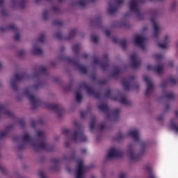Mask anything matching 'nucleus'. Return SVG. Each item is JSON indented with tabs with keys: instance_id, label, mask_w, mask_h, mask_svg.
<instances>
[{
	"instance_id": "nucleus-2",
	"label": "nucleus",
	"mask_w": 178,
	"mask_h": 178,
	"mask_svg": "<svg viewBox=\"0 0 178 178\" xmlns=\"http://www.w3.org/2000/svg\"><path fill=\"white\" fill-rule=\"evenodd\" d=\"M35 137L38 140V143H35L30 134L24 132L21 137L15 136L13 140L14 143H18L17 145V149L18 151H23L24 148L29 145L31 147L35 152L39 151H46L47 152H52L55 151V146L48 143L45 139V132L42 131H37Z\"/></svg>"
},
{
	"instance_id": "nucleus-28",
	"label": "nucleus",
	"mask_w": 178,
	"mask_h": 178,
	"mask_svg": "<svg viewBox=\"0 0 178 178\" xmlns=\"http://www.w3.org/2000/svg\"><path fill=\"white\" fill-rule=\"evenodd\" d=\"M32 53L34 55H42V49L38 47V44H34L32 49Z\"/></svg>"
},
{
	"instance_id": "nucleus-6",
	"label": "nucleus",
	"mask_w": 178,
	"mask_h": 178,
	"mask_svg": "<svg viewBox=\"0 0 178 178\" xmlns=\"http://www.w3.org/2000/svg\"><path fill=\"white\" fill-rule=\"evenodd\" d=\"M74 124L75 126V129L71 134V140H72L73 143H86L88 138L87 136L84 135L83 127H81L77 122H74Z\"/></svg>"
},
{
	"instance_id": "nucleus-62",
	"label": "nucleus",
	"mask_w": 178,
	"mask_h": 178,
	"mask_svg": "<svg viewBox=\"0 0 178 178\" xmlns=\"http://www.w3.org/2000/svg\"><path fill=\"white\" fill-rule=\"evenodd\" d=\"M112 42L114 43V44H117L118 42V39L116 38H112Z\"/></svg>"
},
{
	"instance_id": "nucleus-54",
	"label": "nucleus",
	"mask_w": 178,
	"mask_h": 178,
	"mask_svg": "<svg viewBox=\"0 0 178 178\" xmlns=\"http://www.w3.org/2000/svg\"><path fill=\"white\" fill-rule=\"evenodd\" d=\"M139 88H140V86L138 85V83H137V82H134L133 85V89L138 90Z\"/></svg>"
},
{
	"instance_id": "nucleus-40",
	"label": "nucleus",
	"mask_w": 178,
	"mask_h": 178,
	"mask_svg": "<svg viewBox=\"0 0 178 178\" xmlns=\"http://www.w3.org/2000/svg\"><path fill=\"white\" fill-rule=\"evenodd\" d=\"M54 26H58V27H60L63 26V22L60 20H55L53 22Z\"/></svg>"
},
{
	"instance_id": "nucleus-27",
	"label": "nucleus",
	"mask_w": 178,
	"mask_h": 178,
	"mask_svg": "<svg viewBox=\"0 0 178 178\" xmlns=\"http://www.w3.org/2000/svg\"><path fill=\"white\" fill-rule=\"evenodd\" d=\"M119 102L125 106H131V101L127 99V98H126L124 96H121V97L119 99Z\"/></svg>"
},
{
	"instance_id": "nucleus-60",
	"label": "nucleus",
	"mask_w": 178,
	"mask_h": 178,
	"mask_svg": "<svg viewBox=\"0 0 178 178\" xmlns=\"http://www.w3.org/2000/svg\"><path fill=\"white\" fill-rule=\"evenodd\" d=\"M157 120H158L159 122H161V121L163 120V115H159V116L157 117Z\"/></svg>"
},
{
	"instance_id": "nucleus-10",
	"label": "nucleus",
	"mask_w": 178,
	"mask_h": 178,
	"mask_svg": "<svg viewBox=\"0 0 178 178\" xmlns=\"http://www.w3.org/2000/svg\"><path fill=\"white\" fill-rule=\"evenodd\" d=\"M51 161L54 165L50 168L51 170H53V172H58V170H59V162H62V161H65V162L76 161V152L72 151L70 155L64 154L61 159H53Z\"/></svg>"
},
{
	"instance_id": "nucleus-5",
	"label": "nucleus",
	"mask_w": 178,
	"mask_h": 178,
	"mask_svg": "<svg viewBox=\"0 0 178 178\" xmlns=\"http://www.w3.org/2000/svg\"><path fill=\"white\" fill-rule=\"evenodd\" d=\"M159 11L156 9H152L150 10L151 23L153 27L152 37L154 38H158V36L159 35V34H161V31L163 30V28L162 27L159 22L156 20V18L158 17V16H159Z\"/></svg>"
},
{
	"instance_id": "nucleus-31",
	"label": "nucleus",
	"mask_w": 178,
	"mask_h": 178,
	"mask_svg": "<svg viewBox=\"0 0 178 178\" xmlns=\"http://www.w3.org/2000/svg\"><path fill=\"white\" fill-rule=\"evenodd\" d=\"M145 170L148 175L147 178H156L155 177V175H154V172H152V170L151 169V167H149V165H146Z\"/></svg>"
},
{
	"instance_id": "nucleus-21",
	"label": "nucleus",
	"mask_w": 178,
	"mask_h": 178,
	"mask_svg": "<svg viewBox=\"0 0 178 178\" xmlns=\"http://www.w3.org/2000/svg\"><path fill=\"white\" fill-rule=\"evenodd\" d=\"M177 118H174L170 120V127L177 134H178V110L175 111L174 112Z\"/></svg>"
},
{
	"instance_id": "nucleus-64",
	"label": "nucleus",
	"mask_w": 178,
	"mask_h": 178,
	"mask_svg": "<svg viewBox=\"0 0 178 178\" xmlns=\"http://www.w3.org/2000/svg\"><path fill=\"white\" fill-rule=\"evenodd\" d=\"M90 79L94 81L95 80V75H91Z\"/></svg>"
},
{
	"instance_id": "nucleus-33",
	"label": "nucleus",
	"mask_w": 178,
	"mask_h": 178,
	"mask_svg": "<svg viewBox=\"0 0 178 178\" xmlns=\"http://www.w3.org/2000/svg\"><path fill=\"white\" fill-rule=\"evenodd\" d=\"M81 45L80 44H75L72 46V51L76 56H79V51H80Z\"/></svg>"
},
{
	"instance_id": "nucleus-50",
	"label": "nucleus",
	"mask_w": 178,
	"mask_h": 178,
	"mask_svg": "<svg viewBox=\"0 0 178 178\" xmlns=\"http://www.w3.org/2000/svg\"><path fill=\"white\" fill-rule=\"evenodd\" d=\"M170 109V106H169V104L165 105V107H164V109H163L164 113H166L167 112H169Z\"/></svg>"
},
{
	"instance_id": "nucleus-56",
	"label": "nucleus",
	"mask_w": 178,
	"mask_h": 178,
	"mask_svg": "<svg viewBox=\"0 0 178 178\" xmlns=\"http://www.w3.org/2000/svg\"><path fill=\"white\" fill-rule=\"evenodd\" d=\"M0 170L1 171V173H3L4 175L6 174V169L3 168V166L0 165Z\"/></svg>"
},
{
	"instance_id": "nucleus-34",
	"label": "nucleus",
	"mask_w": 178,
	"mask_h": 178,
	"mask_svg": "<svg viewBox=\"0 0 178 178\" xmlns=\"http://www.w3.org/2000/svg\"><path fill=\"white\" fill-rule=\"evenodd\" d=\"M3 3L4 1L3 0H0V8H1V13L3 17L8 16V14L6 13V10L3 9Z\"/></svg>"
},
{
	"instance_id": "nucleus-18",
	"label": "nucleus",
	"mask_w": 178,
	"mask_h": 178,
	"mask_svg": "<svg viewBox=\"0 0 178 178\" xmlns=\"http://www.w3.org/2000/svg\"><path fill=\"white\" fill-rule=\"evenodd\" d=\"M104 60H106L105 63H99V60L97 57H93V64L94 65H99L100 67L102 69V70H106L108 69V66H109V63H108V54H105L103 56Z\"/></svg>"
},
{
	"instance_id": "nucleus-1",
	"label": "nucleus",
	"mask_w": 178,
	"mask_h": 178,
	"mask_svg": "<svg viewBox=\"0 0 178 178\" xmlns=\"http://www.w3.org/2000/svg\"><path fill=\"white\" fill-rule=\"evenodd\" d=\"M48 70H47V67L45 66H39L35 68L32 72V75H29L26 73H15L10 79V86L13 91H17V85L19 81H23V80H31V79L34 80V81H37L36 85L25 88L22 92V97H26L29 99L32 106V109H35L38 105H42L46 109L53 111L58 118H62L63 107L58 104H51L47 102L42 103L40 98L33 95L41 86L40 77H41V76H48Z\"/></svg>"
},
{
	"instance_id": "nucleus-46",
	"label": "nucleus",
	"mask_w": 178,
	"mask_h": 178,
	"mask_svg": "<svg viewBox=\"0 0 178 178\" xmlns=\"http://www.w3.org/2000/svg\"><path fill=\"white\" fill-rule=\"evenodd\" d=\"M25 54H26V51H24V50H19L17 52V55L19 57L24 56Z\"/></svg>"
},
{
	"instance_id": "nucleus-55",
	"label": "nucleus",
	"mask_w": 178,
	"mask_h": 178,
	"mask_svg": "<svg viewBox=\"0 0 178 178\" xmlns=\"http://www.w3.org/2000/svg\"><path fill=\"white\" fill-rule=\"evenodd\" d=\"M38 175H39L40 177H41V178H47V177H45V175H44L43 171H41V170L39 171Z\"/></svg>"
},
{
	"instance_id": "nucleus-52",
	"label": "nucleus",
	"mask_w": 178,
	"mask_h": 178,
	"mask_svg": "<svg viewBox=\"0 0 178 178\" xmlns=\"http://www.w3.org/2000/svg\"><path fill=\"white\" fill-rule=\"evenodd\" d=\"M106 83H108V81H106V79H102L99 81V84L100 86H104V84H106Z\"/></svg>"
},
{
	"instance_id": "nucleus-42",
	"label": "nucleus",
	"mask_w": 178,
	"mask_h": 178,
	"mask_svg": "<svg viewBox=\"0 0 178 178\" xmlns=\"http://www.w3.org/2000/svg\"><path fill=\"white\" fill-rule=\"evenodd\" d=\"M104 129H105V123L103 122L97 124V130H99V131H102Z\"/></svg>"
},
{
	"instance_id": "nucleus-30",
	"label": "nucleus",
	"mask_w": 178,
	"mask_h": 178,
	"mask_svg": "<svg viewBox=\"0 0 178 178\" xmlns=\"http://www.w3.org/2000/svg\"><path fill=\"white\" fill-rule=\"evenodd\" d=\"M122 70L119 67H114L113 73L111 74V77H118L120 74Z\"/></svg>"
},
{
	"instance_id": "nucleus-39",
	"label": "nucleus",
	"mask_w": 178,
	"mask_h": 178,
	"mask_svg": "<svg viewBox=\"0 0 178 178\" xmlns=\"http://www.w3.org/2000/svg\"><path fill=\"white\" fill-rule=\"evenodd\" d=\"M45 40V34L40 33L38 38L37 42H43Z\"/></svg>"
},
{
	"instance_id": "nucleus-13",
	"label": "nucleus",
	"mask_w": 178,
	"mask_h": 178,
	"mask_svg": "<svg viewBox=\"0 0 178 178\" xmlns=\"http://www.w3.org/2000/svg\"><path fill=\"white\" fill-rule=\"evenodd\" d=\"M122 155H123V152H122V150L115 147H111L106 156V161H111L113 158H120Z\"/></svg>"
},
{
	"instance_id": "nucleus-61",
	"label": "nucleus",
	"mask_w": 178,
	"mask_h": 178,
	"mask_svg": "<svg viewBox=\"0 0 178 178\" xmlns=\"http://www.w3.org/2000/svg\"><path fill=\"white\" fill-rule=\"evenodd\" d=\"M88 57V54H86V53H83V54H82V58H83V59H86V58H87Z\"/></svg>"
},
{
	"instance_id": "nucleus-4",
	"label": "nucleus",
	"mask_w": 178,
	"mask_h": 178,
	"mask_svg": "<svg viewBox=\"0 0 178 178\" xmlns=\"http://www.w3.org/2000/svg\"><path fill=\"white\" fill-rule=\"evenodd\" d=\"M82 88L85 90V91H86L88 95H93V97H95V98H97V99H99L101 97V93L96 92L91 86L87 85V83H86L85 82H82L79 85V88L74 92L75 101L76 102H78V104H80V102H81V99L83 98V96L81 95Z\"/></svg>"
},
{
	"instance_id": "nucleus-7",
	"label": "nucleus",
	"mask_w": 178,
	"mask_h": 178,
	"mask_svg": "<svg viewBox=\"0 0 178 178\" xmlns=\"http://www.w3.org/2000/svg\"><path fill=\"white\" fill-rule=\"evenodd\" d=\"M97 108L99 109V111H101V112L106 114V119H108V120H113L114 122H116V120L119 119L120 109L115 108L113 110L111 113L109 110V107H108V105L105 103H101Z\"/></svg>"
},
{
	"instance_id": "nucleus-37",
	"label": "nucleus",
	"mask_w": 178,
	"mask_h": 178,
	"mask_svg": "<svg viewBox=\"0 0 178 178\" xmlns=\"http://www.w3.org/2000/svg\"><path fill=\"white\" fill-rule=\"evenodd\" d=\"M49 13V11L48 10H44L42 13V19L45 21L48 20V15Z\"/></svg>"
},
{
	"instance_id": "nucleus-49",
	"label": "nucleus",
	"mask_w": 178,
	"mask_h": 178,
	"mask_svg": "<svg viewBox=\"0 0 178 178\" xmlns=\"http://www.w3.org/2000/svg\"><path fill=\"white\" fill-rule=\"evenodd\" d=\"M104 97L105 98H111V90H108L106 91L105 94H104Z\"/></svg>"
},
{
	"instance_id": "nucleus-25",
	"label": "nucleus",
	"mask_w": 178,
	"mask_h": 178,
	"mask_svg": "<svg viewBox=\"0 0 178 178\" xmlns=\"http://www.w3.org/2000/svg\"><path fill=\"white\" fill-rule=\"evenodd\" d=\"M13 129V124H9L6 127V129L4 131L0 132V140L2 138H5V136L8 135V133L10 131Z\"/></svg>"
},
{
	"instance_id": "nucleus-24",
	"label": "nucleus",
	"mask_w": 178,
	"mask_h": 178,
	"mask_svg": "<svg viewBox=\"0 0 178 178\" xmlns=\"http://www.w3.org/2000/svg\"><path fill=\"white\" fill-rule=\"evenodd\" d=\"M169 40H170V35H165L163 38L162 43H158V47L162 48L163 49L168 47V44H169Z\"/></svg>"
},
{
	"instance_id": "nucleus-15",
	"label": "nucleus",
	"mask_w": 178,
	"mask_h": 178,
	"mask_svg": "<svg viewBox=\"0 0 178 178\" xmlns=\"http://www.w3.org/2000/svg\"><path fill=\"white\" fill-rule=\"evenodd\" d=\"M115 4L113 5L112 3H108V13L109 15H114V13H116L118 9L120 8V5H122L124 2L123 0H115Z\"/></svg>"
},
{
	"instance_id": "nucleus-47",
	"label": "nucleus",
	"mask_w": 178,
	"mask_h": 178,
	"mask_svg": "<svg viewBox=\"0 0 178 178\" xmlns=\"http://www.w3.org/2000/svg\"><path fill=\"white\" fill-rule=\"evenodd\" d=\"M52 10L53 12H54L55 13H59V12H60V8H59V7H52Z\"/></svg>"
},
{
	"instance_id": "nucleus-59",
	"label": "nucleus",
	"mask_w": 178,
	"mask_h": 178,
	"mask_svg": "<svg viewBox=\"0 0 178 178\" xmlns=\"http://www.w3.org/2000/svg\"><path fill=\"white\" fill-rule=\"evenodd\" d=\"M104 33L106 37H109V35H111V31L109 30H104Z\"/></svg>"
},
{
	"instance_id": "nucleus-57",
	"label": "nucleus",
	"mask_w": 178,
	"mask_h": 178,
	"mask_svg": "<svg viewBox=\"0 0 178 178\" xmlns=\"http://www.w3.org/2000/svg\"><path fill=\"white\" fill-rule=\"evenodd\" d=\"M118 178H126V174H124V172H120L118 175Z\"/></svg>"
},
{
	"instance_id": "nucleus-11",
	"label": "nucleus",
	"mask_w": 178,
	"mask_h": 178,
	"mask_svg": "<svg viewBox=\"0 0 178 178\" xmlns=\"http://www.w3.org/2000/svg\"><path fill=\"white\" fill-rule=\"evenodd\" d=\"M88 170V167L84 165L82 160L76 161V168L75 170V178H86L85 173Z\"/></svg>"
},
{
	"instance_id": "nucleus-23",
	"label": "nucleus",
	"mask_w": 178,
	"mask_h": 178,
	"mask_svg": "<svg viewBox=\"0 0 178 178\" xmlns=\"http://www.w3.org/2000/svg\"><path fill=\"white\" fill-rule=\"evenodd\" d=\"M147 70H154L157 74H161L163 72V65L159 64L158 65L153 67L152 65H147Z\"/></svg>"
},
{
	"instance_id": "nucleus-29",
	"label": "nucleus",
	"mask_w": 178,
	"mask_h": 178,
	"mask_svg": "<svg viewBox=\"0 0 178 178\" xmlns=\"http://www.w3.org/2000/svg\"><path fill=\"white\" fill-rule=\"evenodd\" d=\"M88 2H95V0H79L76 3L77 6L80 8H84L87 5Z\"/></svg>"
},
{
	"instance_id": "nucleus-44",
	"label": "nucleus",
	"mask_w": 178,
	"mask_h": 178,
	"mask_svg": "<svg viewBox=\"0 0 178 178\" xmlns=\"http://www.w3.org/2000/svg\"><path fill=\"white\" fill-rule=\"evenodd\" d=\"M18 124L20 126V127H22V128H24V127L26 126V123L23 120H19L18 122Z\"/></svg>"
},
{
	"instance_id": "nucleus-20",
	"label": "nucleus",
	"mask_w": 178,
	"mask_h": 178,
	"mask_svg": "<svg viewBox=\"0 0 178 178\" xmlns=\"http://www.w3.org/2000/svg\"><path fill=\"white\" fill-rule=\"evenodd\" d=\"M5 116L7 118H14L15 115L12 111H9L5 105L0 104V119Z\"/></svg>"
},
{
	"instance_id": "nucleus-19",
	"label": "nucleus",
	"mask_w": 178,
	"mask_h": 178,
	"mask_svg": "<svg viewBox=\"0 0 178 178\" xmlns=\"http://www.w3.org/2000/svg\"><path fill=\"white\" fill-rule=\"evenodd\" d=\"M26 2L27 0H20L19 1L17 0H10V6L12 9H17V8L24 9Z\"/></svg>"
},
{
	"instance_id": "nucleus-3",
	"label": "nucleus",
	"mask_w": 178,
	"mask_h": 178,
	"mask_svg": "<svg viewBox=\"0 0 178 178\" xmlns=\"http://www.w3.org/2000/svg\"><path fill=\"white\" fill-rule=\"evenodd\" d=\"M128 136L131 137L136 142L140 143V150L137 152L136 149V145L134 143L129 144L127 148V156L132 162H137L140 161L144 154H145V148L148 147V143L141 140L140 139V131L138 129L131 130L128 132Z\"/></svg>"
},
{
	"instance_id": "nucleus-17",
	"label": "nucleus",
	"mask_w": 178,
	"mask_h": 178,
	"mask_svg": "<svg viewBox=\"0 0 178 178\" xmlns=\"http://www.w3.org/2000/svg\"><path fill=\"white\" fill-rule=\"evenodd\" d=\"M147 39H145V37L143 36H140L138 35H136L134 36V42H135V45H136L137 47H138L140 49H142L143 51H144V49H145V41Z\"/></svg>"
},
{
	"instance_id": "nucleus-45",
	"label": "nucleus",
	"mask_w": 178,
	"mask_h": 178,
	"mask_svg": "<svg viewBox=\"0 0 178 178\" xmlns=\"http://www.w3.org/2000/svg\"><path fill=\"white\" fill-rule=\"evenodd\" d=\"M88 113V112L87 111H81L80 115H81V119H84L86 116H87Z\"/></svg>"
},
{
	"instance_id": "nucleus-16",
	"label": "nucleus",
	"mask_w": 178,
	"mask_h": 178,
	"mask_svg": "<svg viewBox=\"0 0 178 178\" xmlns=\"http://www.w3.org/2000/svg\"><path fill=\"white\" fill-rule=\"evenodd\" d=\"M130 62L132 69H137V67H140V65H141V60L136 53L130 55Z\"/></svg>"
},
{
	"instance_id": "nucleus-8",
	"label": "nucleus",
	"mask_w": 178,
	"mask_h": 178,
	"mask_svg": "<svg viewBox=\"0 0 178 178\" xmlns=\"http://www.w3.org/2000/svg\"><path fill=\"white\" fill-rule=\"evenodd\" d=\"M168 84H171V86H176V84H177V81H176V79H175V78L173 77H170L168 79L161 81L160 84V87L163 90V98H165V99H168L169 101H170L175 98V94L165 89V87H168Z\"/></svg>"
},
{
	"instance_id": "nucleus-51",
	"label": "nucleus",
	"mask_w": 178,
	"mask_h": 178,
	"mask_svg": "<svg viewBox=\"0 0 178 178\" xmlns=\"http://www.w3.org/2000/svg\"><path fill=\"white\" fill-rule=\"evenodd\" d=\"M63 134H65V136H67V137H68L69 134H70V131L69 129H63Z\"/></svg>"
},
{
	"instance_id": "nucleus-12",
	"label": "nucleus",
	"mask_w": 178,
	"mask_h": 178,
	"mask_svg": "<svg viewBox=\"0 0 178 178\" xmlns=\"http://www.w3.org/2000/svg\"><path fill=\"white\" fill-rule=\"evenodd\" d=\"M0 31L1 33H5L6 31H14V40L15 41H19L20 35H19V29L16 27L15 24H10L7 27L1 26Z\"/></svg>"
},
{
	"instance_id": "nucleus-41",
	"label": "nucleus",
	"mask_w": 178,
	"mask_h": 178,
	"mask_svg": "<svg viewBox=\"0 0 178 178\" xmlns=\"http://www.w3.org/2000/svg\"><path fill=\"white\" fill-rule=\"evenodd\" d=\"M91 41L94 44H97L98 43V37L95 35H91Z\"/></svg>"
},
{
	"instance_id": "nucleus-36",
	"label": "nucleus",
	"mask_w": 178,
	"mask_h": 178,
	"mask_svg": "<svg viewBox=\"0 0 178 178\" xmlns=\"http://www.w3.org/2000/svg\"><path fill=\"white\" fill-rule=\"evenodd\" d=\"M119 44L120 47H122L124 49H126L127 47V41L126 40L122 39L120 40Z\"/></svg>"
},
{
	"instance_id": "nucleus-58",
	"label": "nucleus",
	"mask_w": 178,
	"mask_h": 178,
	"mask_svg": "<svg viewBox=\"0 0 178 178\" xmlns=\"http://www.w3.org/2000/svg\"><path fill=\"white\" fill-rule=\"evenodd\" d=\"M65 147L66 148H69V147H70V141H69V140L65 141Z\"/></svg>"
},
{
	"instance_id": "nucleus-26",
	"label": "nucleus",
	"mask_w": 178,
	"mask_h": 178,
	"mask_svg": "<svg viewBox=\"0 0 178 178\" xmlns=\"http://www.w3.org/2000/svg\"><path fill=\"white\" fill-rule=\"evenodd\" d=\"M92 24H95L99 28L102 27V17L101 15H98L95 17V19L92 21Z\"/></svg>"
},
{
	"instance_id": "nucleus-35",
	"label": "nucleus",
	"mask_w": 178,
	"mask_h": 178,
	"mask_svg": "<svg viewBox=\"0 0 178 178\" xmlns=\"http://www.w3.org/2000/svg\"><path fill=\"white\" fill-rule=\"evenodd\" d=\"M124 138H126V135L119 132L115 137V140L122 141V140H124Z\"/></svg>"
},
{
	"instance_id": "nucleus-43",
	"label": "nucleus",
	"mask_w": 178,
	"mask_h": 178,
	"mask_svg": "<svg viewBox=\"0 0 178 178\" xmlns=\"http://www.w3.org/2000/svg\"><path fill=\"white\" fill-rule=\"evenodd\" d=\"M55 38H57V40H61L62 39V33L60 32H57L54 33Z\"/></svg>"
},
{
	"instance_id": "nucleus-63",
	"label": "nucleus",
	"mask_w": 178,
	"mask_h": 178,
	"mask_svg": "<svg viewBox=\"0 0 178 178\" xmlns=\"http://www.w3.org/2000/svg\"><path fill=\"white\" fill-rule=\"evenodd\" d=\"M122 24H119V22H115V25H113L114 27H120Z\"/></svg>"
},
{
	"instance_id": "nucleus-53",
	"label": "nucleus",
	"mask_w": 178,
	"mask_h": 178,
	"mask_svg": "<svg viewBox=\"0 0 178 178\" xmlns=\"http://www.w3.org/2000/svg\"><path fill=\"white\" fill-rule=\"evenodd\" d=\"M154 57L155 59H157V60H161V59H162V58H163V56L160 54H156L154 56Z\"/></svg>"
},
{
	"instance_id": "nucleus-22",
	"label": "nucleus",
	"mask_w": 178,
	"mask_h": 178,
	"mask_svg": "<svg viewBox=\"0 0 178 178\" xmlns=\"http://www.w3.org/2000/svg\"><path fill=\"white\" fill-rule=\"evenodd\" d=\"M134 82V76H129L128 79H122V84L123 86L124 90L125 91H129L130 90V88L131 87V84Z\"/></svg>"
},
{
	"instance_id": "nucleus-14",
	"label": "nucleus",
	"mask_w": 178,
	"mask_h": 178,
	"mask_svg": "<svg viewBox=\"0 0 178 178\" xmlns=\"http://www.w3.org/2000/svg\"><path fill=\"white\" fill-rule=\"evenodd\" d=\"M144 81L146 82L147 88H146V95H152L154 94V90H155V86H154V82L152 81V79L149 76H143Z\"/></svg>"
},
{
	"instance_id": "nucleus-48",
	"label": "nucleus",
	"mask_w": 178,
	"mask_h": 178,
	"mask_svg": "<svg viewBox=\"0 0 178 178\" xmlns=\"http://www.w3.org/2000/svg\"><path fill=\"white\" fill-rule=\"evenodd\" d=\"M72 86H73V81H70V83L68 86H66L65 88V90H66V91H69V90H72Z\"/></svg>"
},
{
	"instance_id": "nucleus-38",
	"label": "nucleus",
	"mask_w": 178,
	"mask_h": 178,
	"mask_svg": "<svg viewBox=\"0 0 178 178\" xmlns=\"http://www.w3.org/2000/svg\"><path fill=\"white\" fill-rule=\"evenodd\" d=\"M76 33H77V30L72 29L70 31V34L68 35L67 40H70L71 38H73V37L76 35Z\"/></svg>"
},
{
	"instance_id": "nucleus-9",
	"label": "nucleus",
	"mask_w": 178,
	"mask_h": 178,
	"mask_svg": "<svg viewBox=\"0 0 178 178\" xmlns=\"http://www.w3.org/2000/svg\"><path fill=\"white\" fill-rule=\"evenodd\" d=\"M63 51H65V47L62 46L60 48V52L61 53L58 56V59L59 60H65L66 62H68V63L74 65L76 69L80 72V73L86 74V73H87V69L85 68L84 66L80 65L79 63V60L71 59L70 58L67 57V56H65V54H63Z\"/></svg>"
},
{
	"instance_id": "nucleus-32",
	"label": "nucleus",
	"mask_w": 178,
	"mask_h": 178,
	"mask_svg": "<svg viewBox=\"0 0 178 178\" xmlns=\"http://www.w3.org/2000/svg\"><path fill=\"white\" fill-rule=\"evenodd\" d=\"M95 122H97V118H95V116H92L90 118V129L91 131L95 129Z\"/></svg>"
}]
</instances>
